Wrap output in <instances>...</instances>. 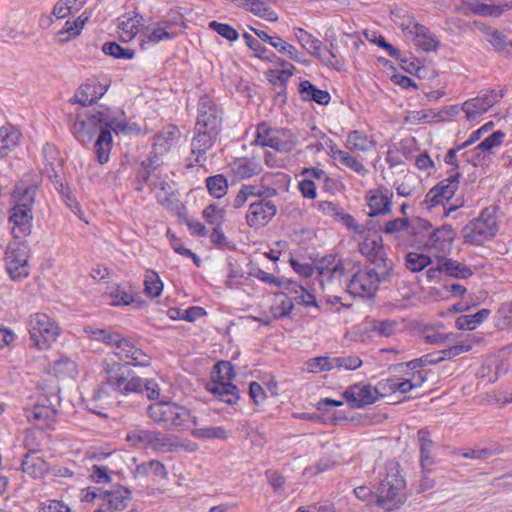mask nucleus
Here are the masks:
<instances>
[{
	"mask_svg": "<svg viewBox=\"0 0 512 512\" xmlns=\"http://www.w3.org/2000/svg\"><path fill=\"white\" fill-rule=\"evenodd\" d=\"M217 134L218 133H210V131H197L196 135L192 139V154L196 156L195 161L199 165H203L206 162V152L212 147Z\"/></svg>",
	"mask_w": 512,
	"mask_h": 512,
	"instance_id": "a878e982",
	"label": "nucleus"
},
{
	"mask_svg": "<svg viewBox=\"0 0 512 512\" xmlns=\"http://www.w3.org/2000/svg\"><path fill=\"white\" fill-rule=\"evenodd\" d=\"M150 473L161 478H166L168 474L165 466L158 460L143 462L135 469V475L137 476H147Z\"/></svg>",
	"mask_w": 512,
	"mask_h": 512,
	"instance_id": "603ef678",
	"label": "nucleus"
},
{
	"mask_svg": "<svg viewBox=\"0 0 512 512\" xmlns=\"http://www.w3.org/2000/svg\"><path fill=\"white\" fill-rule=\"evenodd\" d=\"M103 95V92L97 93L95 85L91 84H83L81 85L74 97L70 100L71 103H77L82 106H89L98 101V99Z\"/></svg>",
	"mask_w": 512,
	"mask_h": 512,
	"instance_id": "c03bdc74",
	"label": "nucleus"
},
{
	"mask_svg": "<svg viewBox=\"0 0 512 512\" xmlns=\"http://www.w3.org/2000/svg\"><path fill=\"white\" fill-rule=\"evenodd\" d=\"M391 274L392 270L388 266H367L352 275L346 285L347 291L355 297L370 298L374 296L381 282L390 279Z\"/></svg>",
	"mask_w": 512,
	"mask_h": 512,
	"instance_id": "423d86ee",
	"label": "nucleus"
},
{
	"mask_svg": "<svg viewBox=\"0 0 512 512\" xmlns=\"http://www.w3.org/2000/svg\"><path fill=\"white\" fill-rule=\"evenodd\" d=\"M114 353L119 360L128 365L146 367L151 364L150 356L126 338H123Z\"/></svg>",
	"mask_w": 512,
	"mask_h": 512,
	"instance_id": "aec40b11",
	"label": "nucleus"
},
{
	"mask_svg": "<svg viewBox=\"0 0 512 512\" xmlns=\"http://www.w3.org/2000/svg\"><path fill=\"white\" fill-rule=\"evenodd\" d=\"M293 307V297L285 293H279L275 295L273 304L270 307V311L275 318H282L288 316Z\"/></svg>",
	"mask_w": 512,
	"mask_h": 512,
	"instance_id": "49530a36",
	"label": "nucleus"
},
{
	"mask_svg": "<svg viewBox=\"0 0 512 512\" xmlns=\"http://www.w3.org/2000/svg\"><path fill=\"white\" fill-rule=\"evenodd\" d=\"M99 118L95 114H91L86 120L77 119L74 122L72 131L75 137L81 143H88L92 140V135L99 132Z\"/></svg>",
	"mask_w": 512,
	"mask_h": 512,
	"instance_id": "c85d7f7f",
	"label": "nucleus"
},
{
	"mask_svg": "<svg viewBox=\"0 0 512 512\" xmlns=\"http://www.w3.org/2000/svg\"><path fill=\"white\" fill-rule=\"evenodd\" d=\"M87 0H59L53 9V14L58 18L62 19L70 14L78 12L85 4Z\"/></svg>",
	"mask_w": 512,
	"mask_h": 512,
	"instance_id": "09e8293b",
	"label": "nucleus"
},
{
	"mask_svg": "<svg viewBox=\"0 0 512 512\" xmlns=\"http://www.w3.org/2000/svg\"><path fill=\"white\" fill-rule=\"evenodd\" d=\"M236 373L228 361H220L214 367L212 378L214 382H230Z\"/></svg>",
	"mask_w": 512,
	"mask_h": 512,
	"instance_id": "052dcab7",
	"label": "nucleus"
},
{
	"mask_svg": "<svg viewBox=\"0 0 512 512\" xmlns=\"http://www.w3.org/2000/svg\"><path fill=\"white\" fill-rule=\"evenodd\" d=\"M241 8L267 21L274 22L278 19L277 14L270 7L266 6L262 0H243Z\"/></svg>",
	"mask_w": 512,
	"mask_h": 512,
	"instance_id": "79ce46f5",
	"label": "nucleus"
},
{
	"mask_svg": "<svg viewBox=\"0 0 512 512\" xmlns=\"http://www.w3.org/2000/svg\"><path fill=\"white\" fill-rule=\"evenodd\" d=\"M403 32L411 38L414 44L425 52L436 51L440 45L437 37L425 26L410 19L407 24L401 25Z\"/></svg>",
	"mask_w": 512,
	"mask_h": 512,
	"instance_id": "4468645a",
	"label": "nucleus"
},
{
	"mask_svg": "<svg viewBox=\"0 0 512 512\" xmlns=\"http://www.w3.org/2000/svg\"><path fill=\"white\" fill-rule=\"evenodd\" d=\"M21 134L12 126L0 128V156H7L19 143Z\"/></svg>",
	"mask_w": 512,
	"mask_h": 512,
	"instance_id": "4c0bfd02",
	"label": "nucleus"
},
{
	"mask_svg": "<svg viewBox=\"0 0 512 512\" xmlns=\"http://www.w3.org/2000/svg\"><path fill=\"white\" fill-rule=\"evenodd\" d=\"M276 212V206L269 200L261 199L253 202L246 215L247 224L250 227L263 226L276 215Z\"/></svg>",
	"mask_w": 512,
	"mask_h": 512,
	"instance_id": "412c9836",
	"label": "nucleus"
},
{
	"mask_svg": "<svg viewBox=\"0 0 512 512\" xmlns=\"http://www.w3.org/2000/svg\"><path fill=\"white\" fill-rule=\"evenodd\" d=\"M503 453V447L498 443H493L485 448L470 449L462 455L465 458L482 459L486 460L492 456H497Z\"/></svg>",
	"mask_w": 512,
	"mask_h": 512,
	"instance_id": "864d4df0",
	"label": "nucleus"
},
{
	"mask_svg": "<svg viewBox=\"0 0 512 512\" xmlns=\"http://www.w3.org/2000/svg\"><path fill=\"white\" fill-rule=\"evenodd\" d=\"M36 190V184L20 183L12 194L13 206L10 210L9 223L14 238H24L32 232V208Z\"/></svg>",
	"mask_w": 512,
	"mask_h": 512,
	"instance_id": "f257e3e1",
	"label": "nucleus"
},
{
	"mask_svg": "<svg viewBox=\"0 0 512 512\" xmlns=\"http://www.w3.org/2000/svg\"><path fill=\"white\" fill-rule=\"evenodd\" d=\"M501 97L502 94L495 90L487 91L473 99L465 101L461 110L465 113L468 121H475L497 103Z\"/></svg>",
	"mask_w": 512,
	"mask_h": 512,
	"instance_id": "2eb2a0df",
	"label": "nucleus"
},
{
	"mask_svg": "<svg viewBox=\"0 0 512 512\" xmlns=\"http://www.w3.org/2000/svg\"><path fill=\"white\" fill-rule=\"evenodd\" d=\"M125 439L132 447L139 449L150 448L151 431L136 428L127 432Z\"/></svg>",
	"mask_w": 512,
	"mask_h": 512,
	"instance_id": "3c124183",
	"label": "nucleus"
},
{
	"mask_svg": "<svg viewBox=\"0 0 512 512\" xmlns=\"http://www.w3.org/2000/svg\"><path fill=\"white\" fill-rule=\"evenodd\" d=\"M497 233V221L493 212L485 209L479 217L466 224L462 230L465 243L481 245Z\"/></svg>",
	"mask_w": 512,
	"mask_h": 512,
	"instance_id": "6e6552de",
	"label": "nucleus"
},
{
	"mask_svg": "<svg viewBox=\"0 0 512 512\" xmlns=\"http://www.w3.org/2000/svg\"><path fill=\"white\" fill-rule=\"evenodd\" d=\"M180 132L176 126L170 125L154 136L153 156L149 159L159 160V156L165 155L178 140Z\"/></svg>",
	"mask_w": 512,
	"mask_h": 512,
	"instance_id": "4be33fe9",
	"label": "nucleus"
},
{
	"mask_svg": "<svg viewBox=\"0 0 512 512\" xmlns=\"http://www.w3.org/2000/svg\"><path fill=\"white\" fill-rule=\"evenodd\" d=\"M110 389H112V387L109 384L107 377L106 382L99 385L97 389L93 392L91 398L89 399L87 407L89 408L90 411L98 415L106 416L100 410H98V408L102 409L105 407V405L108 404L110 398Z\"/></svg>",
	"mask_w": 512,
	"mask_h": 512,
	"instance_id": "72a5a7b5",
	"label": "nucleus"
},
{
	"mask_svg": "<svg viewBox=\"0 0 512 512\" xmlns=\"http://www.w3.org/2000/svg\"><path fill=\"white\" fill-rule=\"evenodd\" d=\"M160 165L161 162L153 159L143 161L138 171V179L139 182L142 181L149 187L161 204H165L169 201L173 191L170 183L161 177V173L158 171ZM143 188L141 183L136 187L138 191H142Z\"/></svg>",
	"mask_w": 512,
	"mask_h": 512,
	"instance_id": "0eeeda50",
	"label": "nucleus"
},
{
	"mask_svg": "<svg viewBox=\"0 0 512 512\" xmlns=\"http://www.w3.org/2000/svg\"><path fill=\"white\" fill-rule=\"evenodd\" d=\"M85 14L86 13H83L73 22L67 21L65 23L64 28L58 32L60 43H66L80 35L85 23L89 19V15Z\"/></svg>",
	"mask_w": 512,
	"mask_h": 512,
	"instance_id": "a19ab883",
	"label": "nucleus"
},
{
	"mask_svg": "<svg viewBox=\"0 0 512 512\" xmlns=\"http://www.w3.org/2000/svg\"><path fill=\"white\" fill-rule=\"evenodd\" d=\"M359 250L366 257L371 267L388 266L393 271V263L385 257L382 238L380 236H367L360 244Z\"/></svg>",
	"mask_w": 512,
	"mask_h": 512,
	"instance_id": "dca6fc26",
	"label": "nucleus"
},
{
	"mask_svg": "<svg viewBox=\"0 0 512 512\" xmlns=\"http://www.w3.org/2000/svg\"><path fill=\"white\" fill-rule=\"evenodd\" d=\"M102 495L99 506H103L110 512H122L128 505L130 492L124 487H118L112 490H104Z\"/></svg>",
	"mask_w": 512,
	"mask_h": 512,
	"instance_id": "b1692460",
	"label": "nucleus"
},
{
	"mask_svg": "<svg viewBox=\"0 0 512 512\" xmlns=\"http://www.w3.org/2000/svg\"><path fill=\"white\" fill-rule=\"evenodd\" d=\"M172 24L167 21L160 22L154 28H147L145 39L143 43H158L164 40H172L177 36V33L171 30Z\"/></svg>",
	"mask_w": 512,
	"mask_h": 512,
	"instance_id": "f704fd0d",
	"label": "nucleus"
},
{
	"mask_svg": "<svg viewBox=\"0 0 512 512\" xmlns=\"http://www.w3.org/2000/svg\"><path fill=\"white\" fill-rule=\"evenodd\" d=\"M406 483L400 474L398 463L390 462L386 466V475L382 479L379 489L377 504L385 511L399 508L406 501Z\"/></svg>",
	"mask_w": 512,
	"mask_h": 512,
	"instance_id": "7ed1b4c3",
	"label": "nucleus"
},
{
	"mask_svg": "<svg viewBox=\"0 0 512 512\" xmlns=\"http://www.w3.org/2000/svg\"><path fill=\"white\" fill-rule=\"evenodd\" d=\"M490 315V310L481 309L475 314L472 315H463L456 319L455 325L460 330H474L478 325H480L488 316Z\"/></svg>",
	"mask_w": 512,
	"mask_h": 512,
	"instance_id": "de8ad7c7",
	"label": "nucleus"
},
{
	"mask_svg": "<svg viewBox=\"0 0 512 512\" xmlns=\"http://www.w3.org/2000/svg\"><path fill=\"white\" fill-rule=\"evenodd\" d=\"M342 396L351 408H361L374 403L379 396L378 389L371 385L355 384L343 392Z\"/></svg>",
	"mask_w": 512,
	"mask_h": 512,
	"instance_id": "6ab92c4d",
	"label": "nucleus"
},
{
	"mask_svg": "<svg viewBox=\"0 0 512 512\" xmlns=\"http://www.w3.org/2000/svg\"><path fill=\"white\" fill-rule=\"evenodd\" d=\"M103 370L108 375V381L112 389L122 395L146 391L149 399L154 400L160 396V387L157 382L154 380L143 382L134 371L124 369L119 363L113 365L105 363Z\"/></svg>",
	"mask_w": 512,
	"mask_h": 512,
	"instance_id": "f03ea898",
	"label": "nucleus"
},
{
	"mask_svg": "<svg viewBox=\"0 0 512 512\" xmlns=\"http://www.w3.org/2000/svg\"><path fill=\"white\" fill-rule=\"evenodd\" d=\"M176 445L173 443L172 437L157 431H151L150 448L164 452H171Z\"/></svg>",
	"mask_w": 512,
	"mask_h": 512,
	"instance_id": "4d7b16f0",
	"label": "nucleus"
},
{
	"mask_svg": "<svg viewBox=\"0 0 512 512\" xmlns=\"http://www.w3.org/2000/svg\"><path fill=\"white\" fill-rule=\"evenodd\" d=\"M102 51L109 56H113L117 59H132L134 57V51L130 49H124L116 42L105 43L102 47Z\"/></svg>",
	"mask_w": 512,
	"mask_h": 512,
	"instance_id": "774afa93",
	"label": "nucleus"
},
{
	"mask_svg": "<svg viewBox=\"0 0 512 512\" xmlns=\"http://www.w3.org/2000/svg\"><path fill=\"white\" fill-rule=\"evenodd\" d=\"M458 177L459 174L451 175L448 179L441 181L433 187L426 194L423 204L430 209L437 205L444 204V201H449L458 188Z\"/></svg>",
	"mask_w": 512,
	"mask_h": 512,
	"instance_id": "f3484780",
	"label": "nucleus"
},
{
	"mask_svg": "<svg viewBox=\"0 0 512 512\" xmlns=\"http://www.w3.org/2000/svg\"><path fill=\"white\" fill-rule=\"evenodd\" d=\"M231 170L236 178L246 179L261 173L262 166L255 158H241L231 164Z\"/></svg>",
	"mask_w": 512,
	"mask_h": 512,
	"instance_id": "2f4dec72",
	"label": "nucleus"
},
{
	"mask_svg": "<svg viewBox=\"0 0 512 512\" xmlns=\"http://www.w3.org/2000/svg\"><path fill=\"white\" fill-rule=\"evenodd\" d=\"M333 358L327 356L314 357L305 362V369L309 373H320L333 370Z\"/></svg>",
	"mask_w": 512,
	"mask_h": 512,
	"instance_id": "13d9d810",
	"label": "nucleus"
},
{
	"mask_svg": "<svg viewBox=\"0 0 512 512\" xmlns=\"http://www.w3.org/2000/svg\"><path fill=\"white\" fill-rule=\"evenodd\" d=\"M433 229V225L430 222L417 217L409 221L407 233L411 236L412 242L420 248Z\"/></svg>",
	"mask_w": 512,
	"mask_h": 512,
	"instance_id": "473e14b6",
	"label": "nucleus"
},
{
	"mask_svg": "<svg viewBox=\"0 0 512 512\" xmlns=\"http://www.w3.org/2000/svg\"><path fill=\"white\" fill-rule=\"evenodd\" d=\"M96 117L99 118V132L103 129H109L110 133L112 131L118 133L119 131H123L126 127L124 122L110 117L106 112H97Z\"/></svg>",
	"mask_w": 512,
	"mask_h": 512,
	"instance_id": "e2e57ef3",
	"label": "nucleus"
},
{
	"mask_svg": "<svg viewBox=\"0 0 512 512\" xmlns=\"http://www.w3.org/2000/svg\"><path fill=\"white\" fill-rule=\"evenodd\" d=\"M148 415L155 423L167 430H177L189 422L194 426L197 425L196 417H192L188 409L170 401H159L149 405Z\"/></svg>",
	"mask_w": 512,
	"mask_h": 512,
	"instance_id": "39448f33",
	"label": "nucleus"
},
{
	"mask_svg": "<svg viewBox=\"0 0 512 512\" xmlns=\"http://www.w3.org/2000/svg\"><path fill=\"white\" fill-rule=\"evenodd\" d=\"M392 192L388 190H371L367 196L370 208L369 216L387 215L392 210Z\"/></svg>",
	"mask_w": 512,
	"mask_h": 512,
	"instance_id": "5701e85b",
	"label": "nucleus"
},
{
	"mask_svg": "<svg viewBox=\"0 0 512 512\" xmlns=\"http://www.w3.org/2000/svg\"><path fill=\"white\" fill-rule=\"evenodd\" d=\"M353 262L335 255L322 257L317 263L318 283L324 292L334 293L343 288L344 280L351 272Z\"/></svg>",
	"mask_w": 512,
	"mask_h": 512,
	"instance_id": "20e7f679",
	"label": "nucleus"
},
{
	"mask_svg": "<svg viewBox=\"0 0 512 512\" xmlns=\"http://www.w3.org/2000/svg\"><path fill=\"white\" fill-rule=\"evenodd\" d=\"M30 338L39 349H47L60 335L58 324L44 313H35L30 317Z\"/></svg>",
	"mask_w": 512,
	"mask_h": 512,
	"instance_id": "1a4fd4ad",
	"label": "nucleus"
},
{
	"mask_svg": "<svg viewBox=\"0 0 512 512\" xmlns=\"http://www.w3.org/2000/svg\"><path fill=\"white\" fill-rule=\"evenodd\" d=\"M397 322L390 319L375 320L371 324V330L379 336L390 337L397 329Z\"/></svg>",
	"mask_w": 512,
	"mask_h": 512,
	"instance_id": "338daca9",
	"label": "nucleus"
},
{
	"mask_svg": "<svg viewBox=\"0 0 512 512\" xmlns=\"http://www.w3.org/2000/svg\"><path fill=\"white\" fill-rule=\"evenodd\" d=\"M474 341H475V336L468 335L467 339L464 342L441 351V356H439L440 361L451 359V358L456 357L464 352L470 351Z\"/></svg>",
	"mask_w": 512,
	"mask_h": 512,
	"instance_id": "bf43d9fd",
	"label": "nucleus"
},
{
	"mask_svg": "<svg viewBox=\"0 0 512 512\" xmlns=\"http://www.w3.org/2000/svg\"><path fill=\"white\" fill-rule=\"evenodd\" d=\"M22 471L32 478H42L49 470L45 460L36 453L25 456L21 463Z\"/></svg>",
	"mask_w": 512,
	"mask_h": 512,
	"instance_id": "7c9ffc66",
	"label": "nucleus"
},
{
	"mask_svg": "<svg viewBox=\"0 0 512 512\" xmlns=\"http://www.w3.org/2000/svg\"><path fill=\"white\" fill-rule=\"evenodd\" d=\"M113 147V138L109 129H103L95 142L94 148L97 160L100 164L109 161L110 153Z\"/></svg>",
	"mask_w": 512,
	"mask_h": 512,
	"instance_id": "e433bc0d",
	"label": "nucleus"
},
{
	"mask_svg": "<svg viewBox=\"0 0 512 512\" xmlns=\"http://www.w3.org/2000/svg\"><path fill=\"white\" fill-rule=\"evenodd\" d=\"M56 375L74 377L77 374L76 363L68 357H61L53 364Z\"/></svg>",
	"mask_w": 512,
	"mask_h": 512,
	"instance_id": "0e129e2a",
	"label": "nucleus"
},
{
	"mask_svg": "<svg viewBox=\"0 0 512 512\" xmlns=\"http://www.w3.org/2000/svg\"><path fill=\"white\" fill-rule=\"evenodd\" d=\"M480 30L496 52L506 56L512 55V40L505 34L484 24L481 25Z\"/></svg>",
	"mask_w": 512,
	"mask_h": 512,
	"instance_id": "bb28decb",
	"label": "nucleus"
},
{
	"mask_svg": "<svg viewBox=\"0 0 512 512\" xmlns=\"http://www.w3.org/2000/svg\"><path fill=\"white\" fill-rule=\"evenodd\" d=\"M220 123L221 117L213 100L208 96L201 97L198 103L196 131L218 133Z\"/></svg>",
	"mask_w": 512,
	"mask_h": 512,
	"instance_id": "ddd939ff",
	"label": "nucleus"
},
{
	"mask_svg": "<svg viewBox=\"0 0 512 512\" xmlns=\"http://www.w3.org/2000/svg\"><path fill=\"white\" fill-rule=\"evenodd\" d=\"M14 238L8 244L5 253L6 268L12 279H19L28 275L29 247L25 241Z\"/></svg>",
	"mask_w": 512,
	"mask_h": 512,
	"instance_id": "9d476101",
	"label": "nucleus"
},
{
	"mask_svg": "<svg viewBox=\"0 0 512 512\" xmlns=\"http://www.w3.org/2000/svg\"><path fill=\"white\" fill-rule=\"evenodd\" d=\"M202 217L210 225L221 226L226 217L225 207L218 203H211L202 211Z\"/></svg>",
	"mask_w": 512,
	"mask_h": 512,
	"instance_id": "8fccbe9b",
	"label": "nucleus"
},
{
	"mask_svg": "<svg viewBox=\"0 0 512 512\" xmlns=\"http://www.w3.org/2000/svg\"><path fill=\"white\" fill-rule=\"evenodd\" d=\"M143 17L137 13L134 15H123L118 19L119 36L122 41H131L143 26Z\"/></svg>",
	"mask_w": 512,
	"mask_h": 512,
	"instance_id": "cd10ccee",
	"label": "nucleus"
},
{
	"mask_svg": "<svg viewBox=\"0 0 512 512\" xmlns=\"http://www.w3.org/2000/svg\"><path fill=\"white\" fill-rule=\"evenodd\" d=\"M464 14L473 13L481 16L499 17L505 11L512 10V1L504 4H485L479 0L463 4Z\"/></svg>",
	"mask_w": 512,
	"mask_h": 512,
	"instance_id": "393cba45",
	"label": "nucleus"
},
{
	"mask_svg": "<svg viewBox=\"0 0 512 512\" xmlns=\"http://www.w3.org/2000/svg\"><path fill=\"white\" fill-rule=\"evenodd\" d=\"M455 233L451 226L443 225L434 228L426 241L420 247L424 252L436 259V262L451 251Z\"/></svg>",
	"mask_w": 512,
	"mask_h": 512,
	"instance_id": "9b49d317",
	"label": "nucleus"
},
{
	"mask_svg": "<svg viewBox=\"0 0 512 512\" xmlns=\"http://www.w3.org/2000/svg\"><path fill=\"white\" fill-rule=\"evenodd\" d=\"M57 412L56 406L50 402L47 405H35L33 409L27 411V418L35 424L41 422H47L48 424L50 421H54Z\"/></svg>",
	"mask_w": 512,
	"mask_h": 512,
	"instance_id": "58836bf2",
	"label": "nucleus"
},
{
	"mask_svg": "<svg viewBox=\"0 0 512 512\" xmlns=\"http://www.w3.org/2000/svg\"><path fill=\"white\" fill-rule=\"evenodd\" d=\"M207 389L228 404H234L239 399L237 387L230 382H213L208 385Z\"/></svg>",
	"mask_w": 512,
	"mask_h": 512,
	"instance_id": "c9c22d12",
	"label": "nucleus"
},
{
	"mask_svg": "<svg viewBox=\"0 0 512 512\" xmlns=\"http://www.w3.org/2000/svg\"><path fill=\"white\" fill-rule=\"evenodd\" d=\"M286 284V289L291 291V293L294 292L295 295L293 296V299L296 303L304 304L306 306L315 303V297L306 292L302 286L296 285L293 282H287Z\"/></svg>",
	"mask_w": 512,
	"mask_h": 512,
	"instance_id": "69168bd1",
	"label": "nucleus"
},
{
	"mask_svg": "<svg viewBox=\"0 0 512 512\" xmlns=\"http://www.w3.org/2000/svg\"><path fill=\"white\" fill-rule=\"evenodd\" d=\"M295 36L302 47L308 53L318 58L323 64L334 68L339 65L337 56L332 51L324 48L322 42L307 31L297 28L295 29Z\"/></svg>",
	"mask_w": 512,
	"mask_h": 512,
	"instance_id": "f8f14e48",
	"label": "nucleus"
},
{
	"mask_svg": "<svg viewBox=\"0 0 512 512\" xmlns=\"http://www.w3.org/2000/svg\"><path fill=\"white\" fill-rule=\"evenodd\" d=\"M270 143L271 148L281 152H288L294 148L295 137L289 130H273Z\"/></svg>",
	"mask_w": 512,
	"mask_h": 512,
	"instance_id": "37998d69",
	"label": "nucleus"
},
{
	"mask_svg": "<svg viewBox=\"0 0 512 512\" xmlns=\"http://www.w3.org/2000/svg\"><path fill=\"white\" fill-rule=\"evenodd\" d=\"M206 186L209 193L216 198L224 196L228 189L227 180L222 175L208 177L206 180Z\"/></svg>",
	"mask_w": 512,
	"mask_h": 512,
	"instance_id": "680f3d73",
	"label": "nucleus"
},
{
	"mask_svg": "<svg viewBox=\"0 0 512 512\" xmlns=\"http://www.w3.org/2000/svg\"><path fill=\"white\" fill-rule=\"evenodd\" d=\"M345 147L354 153H365L375 148V141L361 131H351L346 139Z\"/></svg>",
	"mask_w": 512,
	"mask_h": 512,
	"instance_id": "c756f323",
	"label": "nucleus"
},
{
	"mask_svg": "<svg viewBox=\"0 0 512 512\" xmlns=\"http://www.w3.org/2000/svg\"><path fill=\"white\" fill-rule=\"evenodd\" d=\"M299 87L304 100H312L321 105H327L330 102L331 96L327 91L316 88L307 80L301 82Z\"/></svg>",
	"mask_w": 512,
	"mask_h": 512,
	"instance_id": "ea45409f",
	"label": "nucleus"
},
{
	"mask_svg": "<svg viewBox=\"0 0 512 512\" xmlns=\"http://www.w3.org/2000/svg\"><path fill=\"white\" fill-rule=\"evenodd\" d=\"M432 263L428 253L410 252L406 256V267L412 272H419Z\"/></svg>",
	"mask_w": 512,
	"mask_h": 512,
	"instance_id": "5fc2aeb1",
	"label": "nucleus"
},
{
	"mask_svg": "<svg viewBox=\"0 0 512 512\" xmlns=\"http://www.w3.org/2000/svg\"><path fill=\"white\" fill-rule=\"evenodd\" d=\"M471 274L472 271L469 267L457 261L447 259L445 256L439 259L436 265L427 271V276L431 280H439L442 275L465 279L471 276Z\"/></svg>",
	"mask_w": 512,
	"mask_h": 512,
	"instance_id": "a211bd4d",
	"label": "nucleus"
},
{
	"mask_svg": "<svg viewBox=\"0 0 512 512\" xmlns=\"http://www.w3.org/2000/svg\"><path fill=\"white\" fill-rule=\"evenodd\" d=\"M144 285L146 294L151 297H158L163 291V283L153 270L146 271Z\"/></svg>",
	"mask_w": 512,
	"mask_h": 512,
	"instance_id": "6e6d98bb",
	"label": "nucleus"
},
{
	"mask_svg": "<svg viewBox=\"0 0 512 512\" xmlns=\"http://www.w3.org/2000/svg\"><path fill=\"white\" fill-rule=\"evenodd\" d=\"M334 160L338 161L341 165L350 168L359 176L365 177L368 173L364 164L351 155L349 151H334Z\"/></svg>",
	"mask_w": 512,
	"mask_h": 512,
	"instance_id": "a18cd8bd",
	"label": "nucleus"
}]
</instances>
